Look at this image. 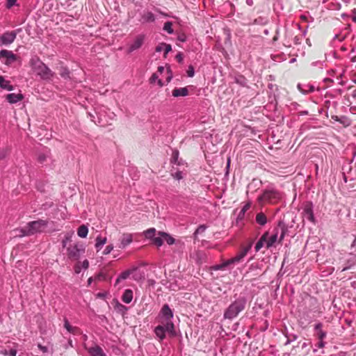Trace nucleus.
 Here are the masks:
<instances>
[{
    "label": "nucleus",
    "mask_w": 356,
    "mask_h": 356,
    "mask_svg": "<svg viewBox=\"0 0 356 356\" xmlns=\"http://www.w3.org/2000/svg\"><path fill=\"white\" fill-rule=\"evenodd\" d=\"M47 225V220L39 219L38 220L29 222L26 226L20 229H17L15 231L19 232V234H17V236L19 237L29 236L44 232Z\"/></svg>",
    "instance_id": "nucleus-1"
},
{
    "label": "nucleus",
    "mask_w": 356,
    "mask_h": 356,
    "mask_svg": "<svg viewBox=\"0 0 356 356\" xmlns=\"http://www.w3.org/2000/svg\"><path fill=\"white\" fill-rule=\"evenodd\" d=\"M161 325H157L154 330V334L159 339L160 342L163 341L165 338V333L167 332L170 337H175L177 335L175 331V326L173 323H161Z\"/></svg>",
    "instance_id": "nucleus-2"
},
{
    "label": "nucleus",
    "mask_w": 356,
    "mask_h": 356,
    "mask_svg": "<svg viewBox=\"0 0 356 356\" xmlns=\"http://www.w3.org/2000/svg\"><path fill=\"white\" fill-rule=\"evenodd\" d=\"M245 304L246 302L243 299L235 300L225 311L224 318L229 320L236 318L245 309Z\"/></svg>",
    "instance_id": "nucleus-3"
},
{
    "label": "nucleus",
    "mask_w": 356,
    "mask_h": 356,
    "mask_svg": "<svg viewBox=\"0 0 356 356\" xmlns=\"http://www.w3.org/2000/svg\"><path fill=\"white\" fill-rule=\"evenodd\" d=\"M281 197L280 193L276 190H265L263 193L258 197V201L261 204H275Z\"/></svg>",
    "instance_id": "nucleus-4"
},
{
    "label": "nucleus",
    "mask_w": 356,
    "mask_h": 356,
    "mask_svg": "<svg viewBox=\"0 0 356 356\" xmlns=\"http://www.w3.org/2000/svg\"><path fill=\"white\" fill-rule=\"evenodd\" d=\"M250 248V246L243 248L236 254V255L235 257L222 262L221 264L217 266L215 268V269L216 270H223L225 268H226L227 266L240 263L243 260V259L246 256Z\"/></svg>",
    "instance_id": "nucleus-5"
},
{
    "label": "nucleus",
    "mask_w": 356,
    "mask_h": 356,
    "mask_svg": "<svg viewBox=\"0 0 356 356\" xmlns=\"http://www.w3.org/2000/svg\"><path fill=\"white\" fill-rule=\"evenodd\" d=\"M34 71L44 80H49L54 76V72L43 63L39 61L33 67Z\"/></svg>",
    "instance_id": "nucleus-6"
},
{
    "label": "nucleus",
    "mask_w": 356,
    "mask_h": 356,
    "mask_svg": "<svg viewBox=\"0 0 356 356\" xmlns=\"http://www.w3.org/2000/svg\"><path fill=\"white\" fill-rule=\"evenodd\" d=\"M84 252L85 248L83 245L76 243L67 248V255L70 259L77 260L79 259L81 254L84 253Z\"/></svg>",
    "instance_id": "nucleus-7"
},
{
    "label": "nucleus",
    "mask_w": 356,
    "mask_h": 356,
    "mask_svg": "<svg viewBox=\"0 0 356 356\" xmlns=\"http://www.w3.org/2000/svg\"><path fill=\"white\" fill-rule=\"evenodd\" d=\"M173 316V312L169 305L167 304L163 305L159 314V316L161 318L160 323H173L172 321Z\"/></svg>",
    "instance_id": "nucleus-8"
},
{
    "label": "nucleus",
    "mask_w": 356,
    "mask_h": 356,
    "mask_svg": "<svg viewBox=\"0 0 356 356\" xmlns=\"http://www.w3.org/2000/svg\"><path fill=\"white\" fill-rule=\"evenodd\" d=\"M17 37L15 31H6L0 36V47L12 44Z\"/></svg>",
    "instance_id": "nucleus-9"
},
{
    "label": "nucleus",
    "mask_w": 356,
    "mask_h": 356,
    "mask_svg": "<svg viewBox=\"0 0 356 356\" xmlns=\"http://www.w3.org/2000/svg\"><path fill=\"white\" fill-rule=\"evenodd\" d=\"M17 56L13 54L11 51L7 49H2L0 51V58H5L4 63L10 65L17 60Z\"/></svg>",
    "instance_id": "nucleus-10"
},
{
    "label": "nucleus",
    "mask_w": 356,
    "mask_h": 356,
    "mask_svg": "<svg viewBox=\"0 0 356 356\" xmlns=\"http://www.w3.org/2000/svg\"><path fill=\"white\" fill-rule=\"evenodd\" d=\"M119 241L120 243L118 247L120 249H124L133 241V237L131 234H122Z\"/></svg>",
    "instance_id": "nucleus-11"
},
{
    "label": "nucleus",
    "mask_w": 356,
    "mask_h": 356,
    "mask_svg": "<svg viewBox=\"0 0 356 356\" xmlns=\"http://www.w3.org/2000/svg\"><path fill=\"white\" fill-rule=\"evenodd\" d=\"M144 40L145 36L143 35H138V36H136L134 42L130 45L128 52L131 53L140 48L144 42Z\"/></svg>",
    "instance_id": "nucleus-12"
},
{
    "label": "nucleus",
    "mask_w": 356,
    "mask_h": 356,
    "mask_svg": "<svg viewBox=\"0 0 356 356\" xmlns=\"http://www.w3.org/2000/svg\"><path fill=\"white\" fill-rule=\"evenodd\" d=\"M275 231H277V235H280L278 243H282L287 232V228L283 222H279L277 227L275 228Z\"/></svg>",
    "instance_id": "nucleus-13"
},
{
    "label": "nucleus",
    "mask_w": 356,
    "mask_h": 356,
    "mask_svg": "<svg viewBox=\"0 0 356 356\" xmlns=\"http://www.w3.org/2000/svg\"><path fill=\"white\" fill-rule=\"evenodd\" d=\"M87 350L90 356H106L103 349L97 345L88 348Z\"/></svg>",
    "instance_id": "nucleus-14"
},
{
    "label": "nucleus",
    "mask_w": 356,
    "mask_h": 356,
    "mask_svg": "<svg viewBox=\"0 0 356 356\" xmlns=\"http://www.w3.org/2000/svg\"><path fill=\"white\" fill-rule=\"evenodd\" d=\"M6 99L10 104H15L22 101L24 99V96L22 93H10L6 96Z\"/></svg>",
    "instance_id": "nucleus-15"
},
{
    "label": "nucleus",
    "mask_w": 356,
    "mask_h": 356,
    "mask_svg": "<svg viewBox=\"0 0 356 356\" xmlns=\"http://www.w3.org/2000/svg\"><path fill=\"white\" fill-rule=\"evenodd\" d=\"M304 213L305 215V217L309 220V221L314 222V216L313 213V209H312V203H307L305 207H304Z\"/></svg>",
    "instance_id": "nucleus-16"
},
{
    "label": "nucleus",
    "mask_w": 356,
    "mask_h": 356,
    "mask_svg": "<svg viewBox=\"0 0 356 356\" xmlns=\"http://www.w3.org/2000/svg\"><path fill=\"white\" fill-rule=\"evenodd\" d=\"M137 267H134L131 269H129L122 272L116 279L115 284H118L121 280L127 279L130 275L133 274L135 271L137 270Z\"/></svg>",
    "instance_id": "nucleus-17"
},
{
    "label": "nucleus",
    "mask_w": 356,
    "mask_h": 356,
    "mask_svg": "<svg viewBox=\"0 0 356 356\" xmlns=\"http://www.w3.org/2000/svg\"><path fill=\"white\" fill-rule=\"evenodd\" d=\"M172 50V47L170 44L166 43H161L156 47V51L160 52L161 51H164V57L167 56L168 52Z\"/></svg>",
    "instance_id": "nucleus-18"
},
{
    "label": "nucleus",
    "mask_w": 356,
    "mask_h": 356,
    "mask_svg": "<svg viewBox=\"0 0 356 356\" xmlns=\"http://www.w3.org/2000/svg\"><path fill=\"white\" fill-rule=\"evenodd\" d=\"M172 96L174 97H185L188 95V90L186 87L175 88L172 92Z\"/></svg>",
    "instance_id": "nucleus-19"
},
{
    "label": "nucleus",
    "mask_w": 356,
    "mask_h": 356,
    "mask_svg": "<svg viewBox=\"0 0 356 356\" xmlns=\"http://www.w3.org/2000/svg\"><path fill=\"white\" fill-rule=\"evenodd\" d=\"M268 236V232H265L259 238L258 242L256 243L255 245V250L258 252L264 245V243L266 244L267 238Z\"/></svg>",
    "instance_id": "nucleus-20"
},
{
    "label": "nucleus",
    "mask_w": 356,
    "mask_h": 356,
    "mask_svg": "<svg viewBox=\"0 0 356 356\" xmlns=\"http://www.w3.org/2000/svg\"><path fill=\"white\" fill-rule=\"evenodd\" d=\"M133 299V291L131 289H126L122 296V300L127 304H129L131 302Z\"/></svg>",
    "instance_id": "nucleus-21"
},
{
    "label": "nucleus",
    "mask_w": 356,
    "mask_h": 356,
    "mask_svg": "<svg viewBox=\"0 0 356 356\" xmlns=\"http://www.w3.org/2000/svg\"><path fill=\"white\" fill-rule=\"evenodd\" d=\"M0 87L8 91L14 90V87L10 84V81L5 80L2 76H0Z\"/></svg>",
    "instance_id": "nucleus-22"
},
{
    "label": "nucleus",
    "mask_w": 356,
    "mask_h": 356,
    "mask_svg": "<svg viewBox=\"0 0 356 356\" xmlns=\"http://www.w3.org/2000/svg\"><path fill=\"white\" fill-rule=\"evenodd\" d=\"M278 235H277V231H275V229L273 230V234H272V236L268 239L267 238V241H266V248H270V247H272L274 243L277 241H278Z\"/></svg>",
    "instance_id": "nucleus-23"
},
{
    "label": "nucleus",
    "mask_w": 356,
    "mask_h": 356,
    "mask_svg": "<svg viewBox=\"0 0 356 356\" xmlns=\"http://www.w3.org/2000/svg\"><path fill=\"white\" fill-rule=\"evenodd\" d=\"M88 233V229L85 225H81L77 230V234L81 238H86Z\"/></svg>",
    "instance_id": "nucleus-24"
},
{
    "label": "nucleus",
    "mask_w": 356,
    "mask_h": 356,
    "mask_svg": "<svg viewBox=\"0 0 356 356\" xmlns=\"http://www.w3.org/2000/svg\"><path fill=\"white\" fill-rule=\"evenodd\" d=\"M106 243V237L97 236L96 238L95 248L97 251H99V250L102 248V246Z\"/></svg>",
    "instance_id": "nucleus-25"
},
{
    "label": "nucleus",
    "mask_w": 356,
    "mask_h": 356,
    "mask_svg": "<svg viewBox=\"0 0 356 356\" xmlns=\"http://www.w3.org/2000/svg\"><path fill=\"white\" fill-rule=\"evenodd\" d=\"M158 235H160L164 238V241H166V243L169 245H172L175 243V239L172 236H170L169 234H168L165 232H159Z\"/></svg>",
    "instance_id": "nucleus-26"
},
{
    "label": "nucleus",
    "mask_w": 356,
    "mask_h": 356,
    "mask_svg": "<svg viewBox=\"0 0 356 356\" xmlns=\"http://www.w3.org/2000/svg\"><path fill=\"white\" fill-rule=\"evenodd\" d=\"M256 222L261 225H264L267 222L266 215L263 213H257L256 216Z\"/></svg>",
    "instance_id": "nucleus-27"
},
{
    "label": "nucleus",
    "mask_w": 356,
    "mask_h": 356,
    "mask_svg": "<svg viewBox=\"0 0 356 356\" xmlns=\"http://www.w3.org/2000/svg\"><path fill=\"white\" fill-rule=\"evenodd\" d=\"M114 308L118 313L122 315L124 314L127 311V307L118 302L115 304Z\"/></svg>",
    "instance_id": "nucleus-28"
},
{
    "label": "nucleus",
    "mask_w": 356,
    "mask_h": 356,
    "mask_svg": "<svg viewBox=\"0 0 356 356\" xmlns=\"http://www.w3.org/2000/svg\"><path fill=\"white\" fill-rule=\"evenodd\" d=\"M156 234V229L154 228H149L144 232V236L147 238H149L153 240V238L155 237Z\"/></svg>",
    "instance_id": "nucleus-29"
},
{
    "label": "nucleus",
    "mask_w": 356,
    "mask_h": 356,
    "mask_svg": "<svg viewBox=\"0 0 356 356\" xmlns=\"http://www.w3.org/2000/svg\"><path fill=\"white\" fill-rule=\"evenodd\" d=\"M60 75L64 79L70 78V71L64 67H61L59 70Z\"/></svg>",
    "instance_id": "nucleus-30"
},
{
    "label": "nucleus",
    "mask_w": 356,
    "mask_h": 356,
    "mask_svg": "<svg viewBox=\"0 0 356 356\" xmlns=\"http://www.w3.org/2000/svg\"><path fill=\"white\" fill-rule=\"evenodd\" d=\"M164 238L159 235V236H155L152 240V243L156 245L158 247H160L163 243Z\"/></svg>",
    "instance_id": "nucleus-31"
},
{
    "label": "nucleus",
    "mask_w": 356,
    "mask_h": 356,
    "mask_svg": "<svg viewBox=\"0 0 356 356\" xmlns=\"http://www.w3.org/2000/svg\"><path fill=\"white\" fill-rule=\"evenodd\" d=\"M172 24L170 22H167L164 24L163 30L167 31L168 33H172L173 29L172 28Z\"/></svg>",
    "instance_id": "nucleus-32"
},
{
    "label": "nucleus",
    "mask_w": 356,
    "mask_h": 356,
    "mask_svg": "<svg viewBox=\"0 0 356 356\" xmlns=\"http://www.w3.org/2000/svg\"><path fill=\"white\" fill-rule=\"evenodd\" d=\"M317 337L319 340L323 341L326 337V332L323 331L322 330H320V331L317 332Z\"/></svg>",
    "instance_id": "nucleus-33"
},
{
    "label": "nucleus",
    "mask_w": 356,
    "mask_h": 356,
    "mask_svg": "<svg viewBox=\"0 0 356 356\" xmlns=\"http://www.w3.org/2000/svg\"><path fill=\"white\" fill-rule=\"evenodd\" d=\"M113 250V245H108L106 247L104 250L103 251V254H108L111 253V252Z\"/></svg>",
    "instance_id": "nucleus-34"
},
{
    "label": "nucleus",
    "mask_w": 356,
    "mask_h": 356,
    "mask_svg": "<svg viewBox=\"0 0 356 356\" xmlns=\"http://www.w3.org/2000/svg\"><path fill=\"white\" fill-rule=\"evenodd\" d=\"M187 74L189 77H193L194 76V68L192 65H190L188 67V69L187 70Z\"/></svg>",
    "instance_id": "nucleus-35"
},
{
    "label": "nucleus",
    "mask_w": 356,
    "mask_h": 356,
    "mask_svg": "<svg viewBox=\"0 0 356 356\" xmlns=\"http://www.w3.org/2000/svg\"><path fill=\"white\" fill-rule=\"evenodd\" d=\"M145 18L147 21H149V22H152L154 20V15L150 13V12H148L146 15H145Z\"/></svg>",
    "instance_id": "nucleus-36"
},
{
    "label": "nucleus",
    "mask_w": 356,
    "mask_h": 356,
    "mask_svg": "<svg viewBox=\"0 0 356 356\" xmlns=\"http://www.w3.org/2000/svg\"><path fill=\"white\" fill-rule=\"evenodd\" d=\"M67 332L73 334H77L80 332L79 329L77 327L74 326H72V328Z\"/></svg>",
    "instance_id": "nucleus-37"
},
{
    "label": "nucleus",
    "mask_w": 356,
    "mask_h": 356,
    "mask_svg": "<svg viewBox=\"0 0 356 356\" xmlns=\"http://www.w3.org/2000/svg\"><path fill=\"white\" fill-rule=\"evenodd\" d=\"M64 327H65V328L67 331H69V330L72 328V326L70 324V323H69L68 320H67L66 318H64Z\"/></svg>",
    "instance_id": "nucleus-38"
},
{
    "label": "nucleus",
    "mask_w": 356,
    "mask_h": 356,
    "mask_svg": "<svg viewBox=\"0 0 356 356\" xmlns=\"http://www.w3.org/2000/svg\"><path fill=\"white\" fill-rule=\"evenodd\" d=\"M46 156L44 154H40L38 157V161L40 163H43L46 161Z\"/></svg>",
    "instance_id": "nucleus-39"
},
{
    "label": "nucleus",
    "mask_w": 356,
    "mask_h": 356,
    "mask_svg": "<svg viewBox=\"0 0 356 356\" xmlns=\"http://www.w3.org/2000/svg\"><path fill=\"white\" fill-rule=\"evenodd\" d=\"M17 0H7L6 1V7L8 8H10L13 6L15 5Z\"/></svg>",
    "instance_id": "nucleus-40"
},
{
    "label": "nucleus",
    "mask_w": 356,
    "mask_h": 356,
    "mask_svg": "<svg viewBox=\"0 0 356 356\" xmlns=\"http://www.w3.org/2000/svg\"><path fill=\"white\" fill-rule=\"evenodd\" d=\"M250 208V205L249 204H245L243 209L241 210L240 213H239V215L238 216H241V215H244V213H245V211L249 209Z\"/></svg>",
    "instance_id": "nucleus-41"
},
{
    "label": "nucleus",
    "mask_w": 356,
    "mask_h": 356,
    "mask_svg": "<svg viewBox=\"0 0 356 356\" xmlns=\"http://www.w3.org/2000/svg\"><path fill=\"white\" fill-rule=\"evenodd\" d=\"M206 228H207V227H206V226H205V225H200V226H199V227L197 229V230H196L195 233H196V234L202 233V232H204L205 231Z\"/></svg>",
    "instance_id": "nucleus-42"
},
{
    "label": "nucleus",
    "mask_w": 356,
    "mask_h": 356,
    "mask_svg": "<svg viewBox=\"0 0 356 356\" xmlns=\"http://www.w3.org/2000/svg\"><path fill=\"white\" fill-rule=\"evenodd\" d=\"M175 58L179 63H181L183 60V56L181 53H179L178 54H177Z\"/></svg>",
    "instance_id": "nucleus-43"
},
{
    "label": "nucleus",
    "mask_w": 356,
    "mask_h": 356,
    "mask_svg": "<svg viewBox=\"0 0 356 356\" xmlns=\"http://www.w3.org/2000/svg\"><path fill=\"white\" fill-rule=\"evenodd\" d=\"M38 347L40 350H41L43 353H47L48 351V349L46 346H43L41 344H38Z\"/></svg>",
    "instance_id": "nucleus-44"
},
{
    "label": "nucleus",
    "mask_w": 356,
    "mask_h": 356,
    "mask_svg": "<svg viewBox=\"0 0 356 356\" xmlns=\"http://www.w3.org/2000/svg\"><path fill=\"white\" fill-rule=\"evenodd\" d=\"M158 79V75L154 73L152 74V76L150 78V81L152 83L154 82Z\"/></svg>",
    "instance_id": "nucleus-45"
},
{
    "label": "nucleus",
    "mask_w": 356,
    "mask_h": 356,
    "mask_svg": "<svg viewBox=\"0 0 356 356\" xmlns=\"http://www.w3.org/2000/svg\"><path fill=\"white\" fill-rule=\"evenodd\" d=\"M82 266L83 267L85 268V269H87L89 266V262L87 259L84 260L83 261V264H82Z\"/></svg>",
    "instance_id": "nucleus-46"
},
{
    "label": "nucleus",
    "mask_w": 356,
    "mask_h": 356,
    "mask_svg": "<svg viewBox=\"0 0 356 356\" xmlns=\"http://www.w3.org/2000/svg\"><path fill=\"white\" fill-rule=\"evenodd\" d=\"M8 355L10 356H16L17 350L15 349H10V351H9Z\"/></svg>",
    "instance_id": "nucleus-47"
},
{
    "label": "nucleus",
    "mask_w": 356,
    "mask_h": 356,
    "mask_svg": "<svg viewBox=\"0 0 356 356\" xmlns=\"http://www.w3.org/2000/svg\"><path fill=\"white\" fill-rule=\"evenodd\" d=\"M323 325L322 323H319L315 325V330L318 332L320 330H322Z\"/></svg>",
    "instance_id": "nucleus-48"
},
{
    "label": "nucleus",
    "mask_w": 356,
    "mask_h": 356,
    "mask_svg": "<svg viewBox=\"0 0 356 356\" xmlns=\"http://www.w3.org/2000/svg\"><path fill=\"white\" fill-rule=\"evenodd\" d=\"M6 156V152L3 149H0V160Z\"/></svg>",
    "instance_id": "nucleus-49"
},
{
    "label": "nucleus",
    "mask_w": 356,
    "mask_h": 356,
    "mask_svg": "<svg viewBox=\"0 0 356 356\" xmlns=\"http://www.w3.org/2000/svg\"><path fill=\"white\" fill-rule=\"evenodd\" d=\"M177 179H181L182 178V176H181V172H176L175 174V176Z\"/></svg>",
    "instance_id": "nucleus-50"
},
{
    "label": "nucleus",
    "mask_w": 356,
    "mask_h": 356,
    "mask_svg": "<svg viewBox=\"0 0 356 356\" xmlns=\"http://www.w3.org/2000/svg\"><path fill=\"white\" fill-rule=\"evenodd\" d=\"M324 346H325L324 342H323V341L320 340V341H319V342H318V347L319 348H323V347H324Z\"/></svg>",
    "instance_id": "nucleus-51"
},
{
    "label": "nucleus",
    "mask_w": 356,
    "mask_h": 356,
    "mask_svg": "<svg viewBox=\"0 0 356 356\" xmlns=\"http://www.w3.org/2000/svg\"><path fill=\"white\" fill-rule=\"evenodd\" d=\"M164 71V67H162V66H159L158 67V72H160V73H162Z\"/></svg>",
    "instance_id": "nucleus-52"
},
{
    "label": "nucleus",
    "mask_w": 356,
    "mask_h": 356,
    "mask_svg": "<svg viewBox=\"0 0 356 356\" xmlns=\"http://www.w3.org/2000/svg\"><path fill=\"white\" fill-rule=\"evenodd\" d=\"M179 40L181 42H184L186 40L185 39V37L184 36H180L179 37Z\"/></svg>",
    "instance_id": "nucleus-53"
},
{
    "label": "nucleus",
    "mask_w": 356,
    "mask_h": 356,
    "mask_svg": "<svg viewBox=\"0 0 356 356\" xmlns=\"http://www.w3.org/2000/svg\"><path fill=\"white\" fill-rule=\"evenodd\" d=\"M133 279L135 280H138V276L137 274H134L133 275Z\"/></svg>",
    "instance_id": "nucleus-54"
},
{
    "label": "nucleus",
    "mask_w": 356,
    "mask_h": 356,
    "mask_svg": "<svg viewBox=\"0 0 356 356\" xmlns=\"http://www.w3.org/2000/svg\"><path fill=\"white\" fill-rule=\"evenodd\" d=\"M75 272H76V273H80V268H79V267H76V268H75Z\"/></svg>",
    "instance_id": "nucleus-55"
},
{
    "label": "nucleus",
    "mask_w": 356,
    "mask_h": 356,
    "mask_svg": "<svg viewBox=\"0 0 356 356\" xmlns=\"http://www.w3.org/2000/svg\"><path fill=\"white\" fill-rule=\"evenodd\" d=\"M158 83H159L160 86H163V83H162L161 80L159 79Z\"/></svg>",
    "instance_id": "nucleus-56"
},
{
    "label": "nucleus",
    "mask_w": 356,
    "mask_h": 356,
    "mask_svg": "<svg viewBox=\"0 0 356 356\" xmlns=\"http://www.w3.org/2000/svg\"><path fill=\"white\" fill-rule=\"evenodd\" d=\"M2 354H3L4 355H6L8 353L7 350H5V351L2 352Z\"/></svg>",
    "instance_id": "nucleus-57"
},
{
    "label": "nucleus",
    "mask_w": 356,
    "mask_h": 356,
    "mask_svg": "<svg viewBox=\"0 0 356 356\" xmlns=\"http://www.w3.org/2000/svg\"><path fill=\"white\" fill-rule=\"evenodd\" d=\"M170 79H171V77H170V76H169V77L167 79V81H168V82H169V81H170Z\"/></svg>",
    "instance_id": "nucleus-58"
},
{
    "label": "nucleus",
    "mask_w": 356,
    "mask_h": 356,
    "mask_svg": "<svg viewBox=\"0 0 356 356\" xmlns=\"http://www.w3.org/2000/svg\"><path fill=\"white\" fill-rule=\"evenodd\" d=\"M91 280H92V277H90V278L88 279V282H89V283H90Z\"/></svg>",
    "instance_id": "nucleus-59"
},
{
    "label": "nucleus",
    "mask_w": 356,
    "mask_h": 356,
    "mask_svg": "<svg viewBox=\"0 0 356 356\" xmlns=\"http://www.w3.org/2000/svg\"><path fill=\"white\" fill-rule=\"evenodd\" d=\"M63 245L64 247L65 246V241H63Z\"/></svg>",
    "instance_id": "nucleus-60"
}]
</instances>
